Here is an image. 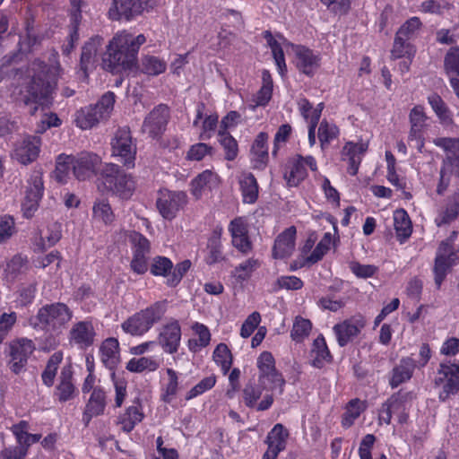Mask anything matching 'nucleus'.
Segmentation results:
<instances>
[{
    "label": "nucleus",
    "mask_w": 459,
    "mask_h": 459,
    "mask_svg": "<svg viewBox=\"0 0 459 459\" xmlns=\"http://www.w3.org/2000/svg\"><path fill=\"white\" fill-rule=\"evenodd\" d=\"M453 173V165L451 163L443 162L439 170V178L436 187V193L439 196H443L447 191L451 184Z\"/></svg>",
    "instance_id": "60"
},
{
    "label": "nucleus",
    "mask_w": 459,
    "mask_h": 459,
    "mask_svg": "<svg viewBox=\"0 0 459 459\" xmlns=\"http://www.w3.org/2000/svg\"><path fill=\"white\" fill-rule=\"evenodd\" d=\"M238 183L243 203L255 204L259 194V186L255 177L251 172H244L241 174Z\"/></svg>",
    "instance_id": "32"
},
{
    "label": "nucleus",
    "mask_w": 459,
    "mask_h": 459,
    "mask_svg": "<svg viewBox=\"0 0 459 459\" xmlns=\"http://www.w3.org/2000/svg\"><path fill=\"white\" fill-rule=\"evenodd\" d=\"M332 242V235L329 232L325 233L321 240L317 243L316 247H314L313 251L309 255V257L307 258V263H310V264H315L317 262L321 261L325 255L330 249Z\"/></svg>",
    "instance_id": "56"
},
{
    "label": "nucleus",
    "mask_w": 459,
    "mask_h": 459,
    "mask_svg": "<svg viewBox=\"0 0 459 459\" xmlns=\"http://www.w3.org/2000/svg\"><path fill=\"white\" fill-rule=\"evenodd\" d=\"M165 312V304L157 302L139 313L134 314L122 324L123 330L131 335H142L155 322L160 320Z\"/></svg>",
    "instance_id": "9"
},
{
    "label": "nucleus",
    "mask_w": 459,
    "mask_h": 459,
    "mask_svg": "<svg viewBox=\"0 0 459 459\" xmlns=\"http://www.w3.org/2000/svg\"><path fill=\"white\" fill-rule=\"evenodd\" d=\"M437 385H443L439 394L441 400H446L450 394L459 390V362L453 364L441 363L435 378Z\"/></svg>",
    "instance_id": "15"
},
{
    "label": "nucleus",
    "mask_w": 459,
    "mask_h": 459,
    "mask_svg": "<svg viewBox=\"0 0 459 459\" xmlns=\"http://www.w3.org/2000/svg\"><path fill=\"white\" fill-rule=\"evenodd\" d=\"M44 191L43 171L41 168L36 167L27 179L24 196H30V200H37V203H40Z\"/></svg>",
    "instance_id": "36"
},
{
    "label": "nucleus",
    "mask_w": 459,
    "mask_h": 459,
    "mask_svg": "<svg viewBox=\"0 0 459 459\" xmlns=\"http://www.w3.org/2000/svg\"><path fill=\"white\" fill-rule=\"evenodd\" d=\"M150 0H112L108 17L113 21L133 20L140 15Z\"/></svg>",
    "instance_id": "17"
},
{
    "label": "nucleus",
    "mask_w": 459,
    "mask_h": 459,
    "mask_svg": "<svg viewBox=\"0 0 459 459\" xmlns=\"http://www.w3.org/2000/svg\"><path fill=\"white\" fill-rule=\"evenodd\" d=\"M296 234V228L290 226L276 237L272 250L273 258L284 259L291 255L295 248Z\"/></svg>",
    "instance_id": "25"
},
{
    "label": "nucleus",
    "mask_w": 459,
    "mask_h": 459,
    "mask_svg": "<svg viewBox=\"0 0 459 459\" xmlns=\"http://www.w3.org/2000/svg\"><path fill=\"white\" fill-rule=\"evenodd\" d=\"M169 118V107L165 104H160L154 107L144 118L142 130L152 139H159L166 130Z\"/></svg>",
    "instance_id": "14"
},
{
    "label": "nucleus",
    "mask_w": 459,
    "mask_h": 459,
    "mask_svg": "<svg viewBox=\"0 0 459 459\" xmlns=\"http://www.w3.org/2000/svg\"><path fill=\"white\" fill-rule=\"evenodd\" d=\"M116 95L108 91L95 103L83 107L75 114V124L82 130L91 129L100 121L110 117L114 108Z\"/></svg>",
    "instance_id": "5"
},
{
    "label": "nucleus",
    "mask_w": 459,
    "mask_h": 459,
    "mask_svg": "<svg viewBox=\"0 0 459 459\" xmlns=\"http://www.w3.org/2000/svg\"><path fill=\"white\" fill-rule=\"evenodd\" d=\"M41 139L38 136H28L23 139L22 144L16 148L17 160L27 165L37 160L40 152Z\"/></svg>",
    "instance_id": "28"
},
{
    "label": "nucleus",
    "mask_w": 459,
    "mask_h": 459,
    "mask_svg": "<svg viewBox=\"0 0 459 459\" xmlns=\"http://www.w3.org/2000/svg\"><path fill=\"white\" fill-rule=\"evenodd\" d=\"M416 51V47L411 41L395 35L390 57L393 60L401 59L403 57L414 58Z\"/></svg>",
    "instance_id": "45"
},
{
    "label": "nucleus",
    "mask_w": 459,
    "mask_h": 459,
    "mask_svg": "<svg viewBox=\"0 0 459 459\" xmlns=\"http://www.w3.org/2000/svg\"><path fill=\"white\" fill-rule=\"evenodd\" d=\"M365 406L362 402L359 399L351 400L347 407L346 411L344 412L342 420V424L344 428H350L355 421L357 418L360 415V413L364 411Z\"/></svg>",
    "instance_id": "58"
},
{
    "label": "nucleus",
    "mask_w": 459,
    "mask_h": 459,
    "mask_svg": "<svg viewBox=\"0 0 459 459\" xmlns=\"http://www.w3.org/2000/svg\"><path fill=\"white\" fill-rule=\"evenodd\" d=\"M73 371L71 366H65L62 368L60 374V382L56 386L55 394L62 403L73 399L76 394V388L72 382Z\"/></svg>",
    "instance_id": "33"
},
{
    "label": "nucleus",
    "mask_w": 459,
    "mask_h": 459,
    "mask_svg": "<svg viewBox=\"0 0 459 459\" xmlns=\"http://www.w3.org/2000/svg\"><path fill=\"white\" fill-rule=\"evenodd\" d=\"M394 227L397 240L403 244L412 233L411 218L405 209L400 208L394 212Z\"/></svg>",
    "instance_id": "35"
},
{
    "label": "nucleus",
    "mask_w": 459,
    "mask_h": 459,
    "mask_svg": "<svg viewBox=\"0 0 459 459\" xmlns=\"http://www.w3.org/2000/svg\"><path fill=\"white\" fill-rule=\"evenodd\" d=\"M92 219L105 225H111L115 221V213L107 199H98L92 206Z\"/></svg>",
    "instance_id": "43"
},
{
    "label": "nucleus",
    "mask_w": 459,
    "mask_h": 459,
    "mask_svg": "<svg viewBox=\"0 0 459 459\" xmlns=\"http://www.w3.org/2000/svg\"><path fill=\"white\" fill-rule=\"evenodd\" d=\"M73 316V311L66 304L56 302L41 307L37 315L30 319V326L46 333L44 350H53L59 344L58 337L66 329Z\"/></svg>",
    "instance_id": "2"
},
{
    "label": "nucleus",
    "mask_w": 459,
    "mask_h": 459,
    "mask_svg": "<svg viewBox=\"0 0 459 459\" xmlns=\"http://www.w3.org/2000/svg\"><path fill=\"white\" fill-rule=\"evenodd\" d=\"M63 360V353L61 351L55 352L49 358L44 371L41 374V378L47 386L50 387L54 384L57 368Z\"/></svg>",
    "instance_id": "50"
},
{
    "label": "nucleus",
    "mask_w": 459,
    "mask_h": 459,
    "mask_svg": "<svg viewBox=\"0 0 459 459\" xmlns=\"http://www.w3.org/2000/svg\"><path fill=\"white\" fill-rule=\"evenodd\" d=\"M159 363L156 359L148 357L131 359L126 365V369L131 372L140 373L144 370L154 371L158 368Z\"/></svg>",
    "instance_id": "57"
},
{
    "label": "nucleus",
    "mask_w": 459,
    "mask_h": 459,
    "mask_svg": "<svg viewBox=\"0 0 459 459\" xmlns=\"http://www.w3.org/2000/svg\"><path fill=\"white\" fill-rule=\"evenodd\" d=\"M368 149V143L360 140L358 143L347 142L341 151V160L347 163V173L356 176L362 159Z\"/></svg>",
    "instance_id": "18"
},
{
    "label": "nucleus",
    "mask_w": 459,
    "mask_h": 459,
    "mask_svg": "<svg viewBox=\"0 0 459 459\" xmlns=\"http://www.w3.org/2000/svg\"><path fill=\"white\" fill-rule=\"evenodd\" d=\"M307 167L311 171L317 170V162L311 155L303 157L300 154H297L288 161L283 175L288 187H297L307 178Z\"/></svg>",
    "instance_id": "12"
},
{
    "label": "nucleus",
    "mask_w": 459,
    "mask_h": 459,
    "mask_svg": "<svg viewBox=\"0 0 459 459\" xmlns=\"http://www.w3.org/2000/svg\"><path fill=\"white\" fill-rule=\"evenodd\" d=\"M261 265V261L255 257H250L238 266L235 267L233 271V276L238 281H246L248 280L253 273L256 271Z\"/></svg>",
    "instance_id": "52"
},
{
    "label": "nucleus",
    "mask_w": 459,
    "mask_h": 459,
    "mask_svg": "<svg viewBox=\"0 0 459 459\" xmlns=\"http://www.w3.org/2000/svg\"><path fill=\"white\" fill-rule=\"evenodd\" d=\"M269 134L260 132L255 137L250 147V162L252 169L264 170L269 163Z\"/></svg>",
    "instance_id": "21"
},
{
    "label": "nucleus",
    "mask_w": 459,
    "mask_h": 459,
    "mask_svg": "<svg viewBox=\"0 0 459 459\" xmlns=\"http://www.w3.org/2000/svg\"><path fill=\"white\" fill-rule=\"evenodd\" d=\"M33 72L31 80L27 86L25 103H34L44 106L48 105L51 94L56 84V76L51 67L40 59H35L30 64Z\"/></svg>",
    "instance_id": "3"
},
{
    "label": "nucleus",
    "mask_w": 459,
    "mask_h": 459,
    "mask_svg": "<svg viewBox=\"0 0 459 459\" xmlns=\"http://www.w3.org/2000/svg\"><path fill=\"white\" fill-rule=\"evenodd\" d=\"M293 52V65L297 71L309 78L315 76L322 65V56L318 51L306 45L289 43Z\"/></svg>",
    "instance_id": "10"
},
{
    "label": "nucleus",
    "mask_w": 459,
    "mask_h": 459,
    "mask_svg": "<svg viewBox=\"0 0 459 459\" xmlns=\"http://www.w3.org/2000/svg\"><path fill=\"white\" fill-rule=\"evenodd\" d=\"M217 141L223 150L224 159L228 161H234L239 153L238 143L235 137L230 133L218 131Z\"/></svg>",
    "instance_id": "42"
},
{
    "label": "nucleus",
    "mask_w": 459,
    "mask_h": 459,
    "mask_svg": "<svg viewBox=\"0 0 459 459\" xmlns=\"http://www.w3.org/2000/svg\"><path fill=\"white\" fill-rule=\"evenodd\" d=\"M71 169L74 171V155H58L54 170L55 179L61 184L66 183Z\"/></svg>",
    "instance_id": "47"
},
{
    "label": "nucleus",
    "mask_w": 459,
    "mask_h": 459,
    "mask_svg": "<svg viewBox=\"0 0 459 459\" xmlns=\"http://www.w3.org/2000/svg\"><path fill=\"white\" fill-rule=\"evenodd\" d=\"M181 339V329L178 322L165 325L159 334V343L165 351L175 353Z\"/></svg>",
    "instance_id": "30"
},
{
    "label": "nucleus",
    "mask_w": 459,
    "mask_h": 459,
    "mask_svg": "<svg viewBox=\"0 0 459 459\" xmlns=\"http://www.w3.org/2000/svg\"><path fill=\"white\" fill-rule=\"evenodd\" d=\"M129 240L132 244L133 253L149 255L151 251V242L140 232L133 231L129 235Z\"/></svg>",
    "instance_id": "64"
},
{
    "label": "nucleus",
    "mask_w": 459,
    "mask_h": 459,
    "mask_svg": "<svg viewBox=\"0 0 459 459\" xmlns=\"http://www.w3.org/2000/svg\"><path fill=\"white\" fill-rule=\"evenodd\" d=\"M95 331L91 322L80 321L75 323L69 332L70 341L82 349H86L94 342Z\"/></svg>",
    "instance_id": "27"
},
{
    "label": "nucleus",
    "mask_w": 459,
    "mask_h": 459,
    "mask_svg": "<svg viewBox=\"0 0 459 459\" xmlns=\"http://www.w3.org/2000/svg\"><path fill=\"white\" fill-rule=\"evenodd\" d=\"M28 266V259L26 255L17 254L13 255L6 264L4 273L6 278H14L20 274Z\"/></svg>",
    "instance_id": "59"
},
{
    "label": "nucleus",
    "mask_w": 459,
    "mask_h": 459,
    "mask_svg": "<svg viewBox=\"0 0 459 459\" xmlns=\"http://www.w3.org/2000/svg\"><path fill=\"white\" fill-rule=\"evenodd\" d=\"M458 238V231L453 230L450 235L439 244L434 264V280L437 287H440L448 272L459 262L457 255L459 249L455 247Z\"/></svg>",
    "instance_id": "6"
},
{
    "label": "nucleus",
    "mask_w": 459,
    "mask_h": 459,
    "mask_svg": "<svg viewBox=\"0 0 459 459\" xmlns=\"http://www.w3.org/2000/svg\"><path fill=\"white\" fill-rule=\"evenodd\" d=\"M444 70L446 75L459 77V46L451 47L444 58Z\"/></svg>",
    "instance_id": "51"
},
{
    "label": "nucleus",
    "mask_w": 459,
    "mask_h": 459,
    "mask_svg": "<svg viewBox=\"0 0 459 459\" xmlns=\"http://www.w3.org/2000/svg\"><path fill=\"white\" fill-rule=\"evenodd\" d=\"M172 269V261L169 257L162 255L153 257L150 264V273L152 275L166 277L167 280L170 278Z\"/></svg>",
    "instance_id": "53"
},
{
    "label": "nucleus",
    "mask_w": 459,
    "mask_h": 459,
    "mask_svg": "<svg viewBox=\"0 0 459 459\" xmlns=\"http://www.w3.org/2000/svg\"><path fill=\"white\" fill-rule=\"evenodd\" d=\"M257 368L259 369V383L265 386L268 382L271 384L270 389L280 387L282 392V386L285 383L281 375L276 370L274 366V359L268 351H264L257 359Z\"/></svg>",
    "instance_id": "16"
},
{
    "label": "nucleus",
    "mask_w": 459,
    "mask_h": 459,
    "mask_svg": "<svg viewBox=\"0 0 459 459\" xmlns=\"http://www.w3.org/2000/svg\"><path fill=\"white\" fill-rule=\"evenodd\" d=\"M415 398L413 392L400 390L392 394L384 403L379 410V420L385 424H390L392 415L395 414L398 418L399 423H405L408 420L409 410L411 406V402Z\"/></svg>",
    "instance_id": "8"
},
{
    "label": "nucleus",
    "mask_w": 459,
    "mask_h": 459,
    "mask_svg": "<svg viewBox=\"0 0 459 459\" xmlns=\"http://www.w3.org/2000/svg\"><path fill=\"white\" fill-rule=\"evenodd\" d=\"M416 368L415 360L411 357L403 358L392 370L389 385L395 388L410 380Z\"/></svg>",
    "instance_id": "31"
},
{
    "label": "nucleus",
    "mask_w": 459,
    "mask_h": 459,
    "mask_svg": "<svg viewBox=\"0 0 459 459\" xmlns=\"http://www.w3.org/2000/svg\"><path fill=\"white\" fill-rule=\"evenodd\" d=\"M288 437L289 432L282 424L274 425L266 437L268 447L262 459H276L280 452L285 449Z\"/></svg>",
    "instance_id": "23"
},
{
    "label": "nucleus",
    "mask_w": 459,
    "mask_h": 459,
    "mask_svg": "<svg viewBox=\"0 0 459 459\" xmlns=\"http://www.w3.org/2000/svg\"><path fill=\"white\" fill-rule=\"evenodd\" d=\"M311 364L316 368H321L325 361L331 359V354L323 336H318L313 342L310 352Z\"/></svg>",
    "instance_id": "44"
},
{
    "label": "nucleus",
    "mask_w": 459,
    "mask_h": 459,
    "mask_svg": "<svg viewBox=\"0 0 459 459\" xmlns=\"http://www.w3.org/2000/svg\"><path fill=\"white\" fill-rule=\"evenodd\" d=\"M206 250V264H214L224 260L222 244L219 236L213 235L208 238Z\"/></svg>",
    "instance_id": "49"
},
{
    "label": "nucleus",
    "mask_w": 459,
    "mask_h": 459,
    "mask_svg": "<svg viewBox=\"0 0 459 459\" xmlns=\"http://www.w3.org/2000/svg\"><path fill=\"white\" fill-rule=\"evenodd\" d=\"M103 41L102 37L95 36L91 38L82 48L80 58V68L85 75H88L90 69L94 67L99 48Z\"/></svg>",
    "instance_id": "29"
},
{
    "label": "nucleus",
    "mask_w": 459,
    "mask_h": 459,
    "mask_svg": "<svg viewBox=\"0 0 459 459\" xmlns=\"http://www.w3.org/2000/svg\"><path fill=\"white\" fill-rule=\"evenodd\" d=\"M455 189L446 199V204L439 212L437 225L449 224L455 221L459 215V159L455 163Z\"/></svg>",
    "instance_id": "24"
},
{
    "label": "nucleus",
    "mask_w": 459,
    "mask_h": 459,
    "mask_svg": "<svg viewBox=\"0 0 459 459\" xmlns=\"http://www.w3.org/2000/svg\"><path fill=\"white\" fill-rule=\"evenodd\" d=\"M100 164L101 158L98 154L82 152L74 156V175L80 181L99 176L97 169Z\"/></svg>",
    "instance_id": "19"
},
{
    "label": "nucleus",
    "mask_w": 459,
    "mask_h": 459,
    "mask_svg": "<svg viewBox=\"0 0 459 459\" xmlns=\"http://www.w3.org/2000/svg\"><path fill=\"white\" fill-rule=\"evenodd\" d=\"M365 325L366 322L362 317H352L335 325L333 330L336 336L338 344L341 347L346 346L359 335Z\"/></svg>",
    "instance_id": "22"
},
{
    "label": "nucleus",
    "mask_w": 459,
    "mask_h": 459,
    "mask_svg": "<svg viewBox=\"0 0 459 459\" xmlns=\"http://www.w3.org/2000/svg\"><path fill=\"white\" fill-rule=\"evenodd\" d=\"M106 407V394L100 387H95L91 392V397L85 406L88 411L92 414L100 415L104 412Z\"/></svg>",
    "instance_id": "55"
},
{
    "label": "nucleus",
    "mask_w": 459,
    "mask_h": 459,
    "mask_svg": "<svg viewBox=\"0 0 459 459\" xmlns=\"http://www.w3.org/2000/svg\"><path fill=\"white\" fill-rule=\"evenodd\" d=\"M422 27V22L419 17L413 16L408 19L396 31L395 35L400 36L402 39L406 40L414 39L419 30Z\"/></svg>",
    "instance_id": "54"
},
{
    "label": "nucleus",
    "mask_w": 459,
    "mask_h": 459,
    "mask_svg": "<svg viewBox=\"0 0 459 459\" xmlns=\"http://www.w3.org/2000/svg\"><path fill=\"white\" fill-rule=\"evenodd\" d=\"M62 238V225L58 222H53L47 228L45 236L39 233L34 241L35 250L45 252L48 247H52L59 242Z\"/></svg>",
    "instance_id": "34"
},
{
    "label": "nucleus",
    "mask_w": 459,
    "mask_h": 459,
    "mask_svg": "<svg viewBox=\"0 0 459 459\" xmlns=\"http://www.w3.org/2000/svg\"><path fill=\"white\" fill-rule=\"evenodd\" d=\"M98 180L105 191L120 200L131 199L136 190L135 177L115 163H106L99 171Z\"/></svg>",
    "instance_id": "4"
},
{
    "label": "nucleus",
    "mask_w": 459,
    "mask_h": 459,
    "mask_svg": "<svg viewBox=\"0 0 459 459\" xmlns=\"http://www.w3.org/2000/svg\"><path fill=\"white\" fill-rule=\"evenodd\" d=\"M264 38L265 39L267 45L272 51V55L279 74L281 76H284L287 74V65L284 51L281 44L274 39L272 32L269 30H265L264 32Z\"/></svg>",
    "instance_id": "40"
},
{
    "label": "nucleus",
    "mask_w": 459,
    "mask_h": 459,
    "mask_svg": "<svg viewBox=\"0 0 459 459\" xmlns=\"http://www.w3.org/2000/svg\"><path fill=\"white\" fill-rule=\"evenodd\" d=\"M145 42L143 34L134 36L126 30L117 32L102 55V69L112 74L132 71L137 66L139 49Z\"/></svg>",
    "instance_id": "1"
},
{
    "label": "nucleus",
    "mask_w": 459,
    "mask_h": 459,
    "mask_svg": "<svg viewBox=\"0 0 459 459\" xmlns=\"http://www.w3.org/2000/svg\"><path fill=\"white\" fill-rule=\"evenodd\" d=\"M428 102L442 125L451 126L454 124L452 113L440 95L437 93L430 94L428 97Z\"/></svg>",
    "instance_id": "41"
},
{
    "label": "nucleus",
    "mask_w": 459,
    "mask_h": 459,
    "mask_svg": "<svg viewBox=\"0 0 459 459\" xmlns=\"http://www.w3.org/2000/svg\"><path fill=\"white\" fill-rule=\"evenodd\" d=\"M187 195L184 191L160 190L156 200V207L160 216L172 221L187 204Z\"/></svg>",
    "instance_id": "11"
},
{
    "label": "nucleus",
    "mask_w": 459,
    "mask_h": 459,
    "mask_svg": "<svg viewBox=\"0 0 459 459\" xmlns=\"http://www.w3.org/2000/svg\"><path fill=\"white\" fill-rule=\"evenodd\" d=\"M82 20V11L75 10L70 15L69 33L65 42L61 47L64 56H69L79 40V26Z\"/></svg>",
    "instance_id": "37"
},
{
    "label": "nucleus",
    "mask_w": 459,
    "mask_h": 459,
    "mask_svg": "<svg viewBox=\"0 0 459 459\" xmlns=\"http://www.w3.org/2000/svg\"><path fill=\"white\" fill-rule=\"evenodd\" d=\"M101 361L108 369H114L119 362V343L115 338L106 339L100 346Z\"/></svg>",
    "instance_id": "38"
},
{
    "label": "nucleus",
    "mask_w": 459,
    "mask_h": 459,
    "mask_svg": "<svg viewBox=\"0 0 459 459\" xmlns=\"http://www.w3.org/2000/svg\"><path fill=\"white\" fill-rule=\"evenodd\" d=\"M214 361L221 365L222 371L226 374L232 365V355L225 343L217 345L213 351Z\"/></svg>",
    "instance_id": "61"
},
{
    "label": "nucleus",
    "mask_w": 459,
    "mask_h": 459,
    "mask_svg": "<svg viewBox=\"0 0 459 459\" xmlns=\"http://www.w3.org/2000/svg\"><path fill=\"white\" fill-rule=\"evenodd\" d=\"M232 246L243 255H249L254 248L253 242L248 233L246 221L238 217L232 220L229 225Z\"/></svg>",
    "instance_id": "20"
},
{
    "label": "nucleus",
    "mask_w": 459,
    "mask_h": 459,
    "mask_svg": "<svg viewBox=\"0 0 459 459\" xmlns=\"http://www.w3.org/2000/svg\"><path fill=\"white\" fill-rule=\"evenodd\" d=\"M340 129L333 123L324 118L318 123L317 137L322 150L327 149L333 140L339 137Z\"/></svg>",
    "instance_id": "39"
},
{
    "label": "nucleus",
    "mask_w": 459,
    "mask_h": 459,
    "mask_svg": "<svg viewBox=\"0 0 459 459\" xmlns=\"http://www.w3.org/2000/svg\"><path fill=\"white\" fill-rule=\"evenodd\" d=\"M311 328L312 324L309 320L302 317H296L290 336L295 342H301L309 334Z\"/></svg>",
    "instance_id": "63"
},
{
    "label": "nucleus",
    "mask_w": 459,
    "mask_h": 459,
    "mask_svg": "<svg viewBox=\"0 0 459 459\" xmlns=\"http://www.w3.org/2000/svg\"><path fill=\"white\" fill-rule=\"evenodd\" d=\"M9 350L8 367L13 373L19 375L25 371L28 359L33 353L35 345L31 340L21 338L11 342Z\"/></svg>",
    "instance_id": "13"
},
{
    "label": "nucleus",
    "mask_w": 459,
    "mask_h": 459,
    "mask_svg": "<svg viewBox=\"0 0 459 459\" xmlns=\"http://www.w3.org/2000/svg\"><path fill=\"white\" fill-rule=\"evenodd\" d=\"M137 147L128 126L119 127L111 140V155L127 169L135 167Z\"/></svg>",
    "instance_id": "7"
},
{
    "label": "nucleus",
    "mask_w": 459,
    "mask_h": 459,
    "mask_svg": "<svg viewBox=\"0 0 459 459\" xmlns=\"http://www.w3.org/2000/svg\"><path fill=\"white\" fill-rule=\"evenodd\" d=\"M167 69V63L155 56H144L142 57L140 71L149 76H157Z\"/></svg>",
    "instance_id": "46"
},
{
    "label": "nucleus",
    "mask_w": 459,
    "mask_h": 459,
    "mask_svg": "<svg viewBox=\"0 0 459 459\" xmlns=\"http://www.w3.org/2000/svg\"><path fill=\"white\" fill-rule=\"evenodd\" d=\"M220 184L219 176L210 169H205L192 179L191 194L195 199H200L205 191H212Z\"/></svg>",
    "instance_id": "26"
},
{
    "label": "nucleus",
    "mask_w": 459,
    "mask_h": 459,
    "mask_svg": "<svg viewBox=\"0 0 459 459\" xmlns=\"http://www.w3.org/2000/svg\"><path fill=\"white\" fill-rule=\"evenodd\" d=\"M143 419V413L141 410V405H132L129 406L126 412L120 417V424L122 425V429L125 432H131L136 424L141 422Z\"/></svg>",
    "instance_id": "48"
},
{
    "label": "nucleus",
    "mask_w": 459,
    "mask_h": 459,
    "mask_svg": "<svg viewBox=\"0 0 459 459\" xmlns=\"http://www.w3.org/2000/svg\"><path fill=\"white\" fill-rule=\"evenodd\" d=\"M265 388H267V385H265V386H264L260 383L258 385L253 384L246 385L245 388L243 389V399L245 404L249 408L255 407L258 399L262 395V390Z\"/></svg>",
    "instance_id": "62"
}]
</instances>
